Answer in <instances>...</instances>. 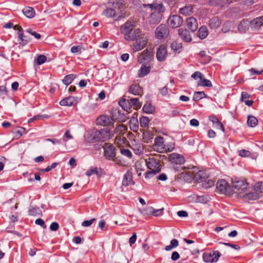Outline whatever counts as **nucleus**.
I'll return each mask as SVG.
<instances>
[{"label": "nucleus", "instance_id": "nucleus-31", "mask_svg": "<svg viewBox=\"0 0 263 263\" xmlns=\"http://www.w3.org/2000/svg\"><path fill=\"white\" fill-rule=\"evenodd\" d=\"M14 29H17L18 30V36L20 40H21L22 43L23 45H25L27 44L28 42V40L27 39H24V33L23 30L21 26L15 25L14 27Z\"/></svg>", "mask_w": 263, "mask_h": 263}, {"label": "nucleus", "instance_id": "nucleus-24", "mask_svg": "<svg viewBox=\"0 0 263 263\" xmlns=\"http://www.w3.org/2000/svg\"><path fill=\"white\" fill-rule=\"evenodd\" d=\"M129 92L134 95L141 96L143 89L138 84H132L129 87Z\"/></svg>", "mask_w": 263, "mask_h": 263}, {"label": "nucleus", "instance_id": "nucleus-6", "mask_svg": "<svg viewBox=\"0 0 263 263\" xmlns=\"http://www.w3.org/2000/svg\"><path fill=\"white\" fill-rule=\"evenodd\" d=\"M232 190L234 189L237 191H245L248 187L249 184L245 180L239 179L235 177L232 179Z\"/></svg>", "mask_w": 263, "mask_h": 263}, {"label": "nucleus", "instance_id": "nucleus-4", "mask_svg": "<svg viewBox=\"0 0 263 263\" xmlns=\"http://www.w3.org/2000/svg\"><path fill=\"white\" fill-rule=\"evenodd\" d=\"M216 188L220 193L224 194H230L232 192L231 186L224 179H220L217 181Z\"/></svg>", "mask_w": 263, "mask_h": 263}, {"label": "nucleus", "instance_id": "nucleus-5", "mask_svg": "<svg viewBox=\"0 0 263 263\" xmlns=\"http://www.w3.org/2000/svg\"><path fill=\"white\" fill-rule=\"evenodd\" d=\"M147 39L143 35L137 40L134 41L132 45V49L134 51L137 52L143 49L147 45Z\"/></svg>", "mask_w": 263, "mask_h": 263}, {"label": "nucleus", "instance_id": "nucleus-41", "mask_svg": "<svg viewBox=\"0 0 263 263\" xmlns=\"http://www.w3.org/2000/svg\"><path fill=\"white\" fill-rule=\"evenodd\" d=\"M129 101L132 107L133 106L134 109H138L142 105L141 103L139 102V99L138 98H131L129 99Z\"/></svg>", "mask_w": 263, "mask_h": 263}, {"label": "nucleus", "instance_id": "nucleus-63", "mask_svg": "<svg viewBox=\"0 0 263 263\" xmlns=\"http://www.w3.org/2000/svg\"><path fill=\"white\" fill-rule=\"evenodd\" d=\"M35 224L37 225L41 226L43 228L45 229L46 228V226L43 220L42 219L39 218L35 220Z\"/></svg>", "mask_w": 263, "mask_h": 263}, {"label": "nucleus", "instance_id": "nucleus-14", "mask_svg": "<svg viewBox=\"0 0 263 263\" xmlns=\"http://www.w3.org/2000/svg\"><path fill=\"white\" fill-rule=\"evenodd\" d=\"M167 54V52L166 45H160L156 53V57L157 60L160 62L163 61L166 59Z\"/></svg>", "mask_w": 263, "mask_h": 263}, {"label": "nucleus", "instance_id": "nucleus-62", "mask_svg": "<svg viewBox=\"0 0 263 263\" xmlns=\"http://www.w3.org/2000/svg\"><path fill=\"white\" fill-rule=\"evenodd\" d=\"M81 47L80 46H74L71 48V52L73 53L81 52Z\"/></svg>", "mask_w": 263, "mask_h": 263}, {"label": "nucleus", "instance_id": "nucleus-2", "mask_svg": "<svg viewBox=\"0 0 263 263\" xmlns=\"http://www.w3.org/2000/svg\"><path fill=\"white\" fill-rule=\"evenodd\" d=\"M104 148V156L108 160H113L116 157V148L114 145L109 143H105L103 146Z\"/></svg>", "mask_w": 263, "mask_h": 263}, {"label": "nucleus", "instance_id": "nucleus-21", "mask_svg": "<svg viewBox=\"0 0 263 263\" xmlns=\"http://www.w3.org/2000/svg\"><path fill=\"white\" fill-rule=\"evenodd\" d=\"M143 35L144 34H142L141 30L139 29H136L131 31V33L128 35L129 37H126L125 40L127 41H134Z\"/></svg>", "mask_w": 263, "mask_h": 263}, {"label": "nucleus", "instance_id": "nucleus-61", "mask_svg": "<svg viewBox=\"0 0 263 263\" xmlns=\"http://www.w3.org/2000/svg\"><path fill=\"white\" fill-rule=\"evenodd\" d=\"M164 210V208L155 210L153 208L152 215L154 216H158L161 215L162 211Z\"/></svg>", "mask_w": 263, "mask_h": 263}, {"label": "nucleus", "instance_id": "nucleus-9", "mask_svg": "<svg viewBox=\"0 0 263 263\" xmlns=\"http://www.w3.org/2000/svg\"><path fill=\"white\" fill-rule=\"evenodd\" d=\"M99 133H98V129H93L92 130H87L85 135L84 138L86 141L89 142H96L100 141L99 137Z\"/></svg>", "mask_w": 263, "mask_h": 263}, {"label": "nucleus", "instance_id": "nucleus-50", "mask_svg": "<svg viewBox=\"0 0 263 263\" xmlns=\"http://www.w3.org/2000/svg\"><path fill=\"white\" fill-rule=\"evenodd\" d=\"M103 13L107 17H114L116 12L114 9L107 8L104 10Z\"/></svg>", "mask_w": 263, "mask_h": 263}, {"label": "nucleus", "instance_id": "nucleus-44", "mask_svg": "<svg viewBox=\"0 0 263 263\" xmlns=\"http://www.w3.org/2000/svg\"><path fill=\"white\" fill-rule=\"evenodd\" d=\"M74 78H75V77H74V74H68L64 78V79L63 80V83L65 85L68 86L72 83V82L73 81Z\"/></svg>", "mask_w": 263, "mask_h": 263}, {"label": "nucleus", "instance_id": "nucleus-45", "mask_svg": "<svg viewBox=\"0 0 263 263\" xmlns=\"http://www.w3.org/2000/svg\"><path fill=\"white\" fill-rule=\"evenodd\" d=\"M247 123L250 126L255 127L258 123V120L253 116H249Z\"/></svg>", "mask_w": 263, "mask_h": 263}, {"label": "nucleus", "instance_id": "nucleus-49", "mask_svg": "<svg viewBox=\"0 0 263 263\" xmlns=\"http://www.w3.org/2000/svg\"><path fill=\"white\" fill-rule=\"evenodd\" d=\"M149 119L147 117L143 116L140 119V124L142 127H147L149 125Z\"/></svg>", "mask_w": 263, "mask_h": 263}, {"label": "nucleus", "instance_id": "nucleus-39", "mask_svg": "<svg viewBox=\"0 0 263 263\" xmlns=\"http://www.w3.org/2000/svg\"><path fill=\"white\" fill-rule=\"evenodd\" d=\"M238 29L241 33H245L248 29V21L245 20L241 21L238 26Z\"/></svg>", "mask_w": 263, "mask_h": 263}, {"label": "nucleus", "instance_id": "nucleus-55", "mask_svg": "<svg viewBox=\"0 0 263 263\" xmlns=\"http://www.w3.org/2000/svg\"><path fill=\"white\" fill-rule=\"evenodd\" d=\"M26 32L33 35L35 39L37 40L41 39V35L35 31H33L31 29H27L26 30Z\"/></svg>", "mask_w": 263, "mask_h": 263}, {"label": "nucleus", "instance_id": "nucleus-51", "mask_svg": "<svg viewBox=\"0 0 263 263\" xmlns=\"http://www.w3.org/2000/svg\"><path fill=\"white\" fill-rule=\"evenodd\" d=\"M47 60V57L44 55H40L35 59L36 64L38 65H42Z\"/></svg>", "mask_w": 263, "mask_h": 263}, {"label": "nucleus", "instance_id": "nucleus-36", "mask_svg": "<svg viewBox=\"0 0 263 263\" xmlns=\"http://www.w3.org/2000/svg\"><path fill=\"white\" fill-rule=\"evenodd\" d=\"M259 197V195L256 192H251L248 194H246L243 195V198L245 200L251 201L255 200Z\"/></svg>", "mask_w": 263, "mask_h": 263}, {"label": "nucleus", "instance_id": "nucleus-10", "mask_svg": "<svg viewBox=\"0 0 263 263\" xmlns=\"http://www.w3.org/2000/svg\"><path fill=\"white\" fill-rule=\"evenodd\" d=\"M154 54L147 49L144 50L139 55L138 61L139 63H147L153 59Z\"/></svg>", "mask_w": 263, "mask_h": 263}, {"label": "nucleus", "instance_id": "nucleus-37", "mask_svg": "<svg viewBox=\"0 0 263 263\" xmlns=\"http://www.w3.org/2000/svg\"><path fill=\"white\" fill-rule=\"evenodd\" d=\"M208 34V29L206 26L201 27L198 31V36L201 39H205Z\"/></svg>", "mask_w": 263, "mask_h": 263}, {"label": "nucleus", "instance_id": "nucleus-43", "mask_svg": "<svg viewBox=\"0 0 263 263\" xmlns=\"http://www.w3.org/2000/svg\"><path fill=\"white\" fill-rule=\"evenodd\" d=\"M206 95L203 91H196L195 92L193 96V100L195 102H197L205 98Z\"/></svg>", "mask_w": 263, "mask_h": 263}, {"label": "nucleus", "instance_id": "nucleus-25", "mask_svg": "<svg viewBox=\"0 0 263 263\" xmlns=\"http://www.w3.org/2000/svg\"><path fill=\"white\" fill-rule=\"evenodd\" d=\"M221 20L218 16H214L212 17L209 22V26L211 29H216L221 25Z\"/></svg>", "mask_w": 263, "mask_h": 263}, {"label": "nucleus", "instance_id": "nucleus-16", "mask_svg": "<svg viewBox=\"0 0 263 263\" xmlns=\"http://www.w3.org/2000/svg\"><path fill=\"white\" fill-rule=\"evenodd\" d=\"M121 32L124 35L125 39L129 37L128 35L133 30V24L132 22L127 21L120 27Z\"/></svg>", "mask_w": 263, "mask_h": 263}, {"label": "nucleus", "instance_id": "nucleus-57", "mask_svg": "<svg viewBox=\"0 0 263 263\" xmlns=\"http://www.w3.org/2000/svg\"><path fill=\"white\" fill-rule=\"evenodd\" d=\"M254 190L256 192H260L263 193V183L262 182H258L254 186Z\"/></svg>", "mask_w": 263, "mask_h": 263}, {"label": "nucleus", "instance_id": "nucleus-7", "mask_svg": "<svg viewBox=\"0 0 263 263\" xmlns=\"http://www.w3.org/2000/svg\"><path fill=\"white\" fill-rule=\"evenodd\" d=\"M170 31L167 26L165 24H160L155 32V36L158 39L166 38L169 34Z\"/></svg>", "mask_w": 263, "mask_h": 263}, {"label": "nucleus", "instance_id": "nucleus-47", "mask_svg": "<svg viewBox=\"0 0 263 263\" xmlns=\"http://www.w3.org/2000/svg\"><path fill=\"white\" fill-rule=\"evenodd\" d=\"M154 109V107L151 103L145 104L143 107V111L147 114L152 113Z\"/></svg>", "mask_w": 263, "mask_h": 263}, {"label": "nucleus", "instance_id": "nucleus-3", "mask_svg": "<svg viewBox=\"0 0 263 263\" xmlns=\"http://www.w3.org/2000/svg\"><path fill=\"white\" fill-rule=\"evenodd\" d=\"M152 147L154 151L157 152H164L166 147L164 138L162 136H157L154 139V143Z\"/></svg>", "mask_w": 263, "mask_h": 263}, {"label": "nucleus", "instance_id": "nucleus-20", "mask_svg": "<svg viewBox=\"0 0 263 263\" xmlns=\"http://www.w3.org/2000/svg\"><path fill=\"white\" fill-rule=\"evenodd\" d=\"M142 7L144 8H149L152 11L160 10L165 8V6L162 3L157 4L153 3L152 4H143Z\"/></svg>", "mask_w": 263, "mask_h": 263}, {"label": "nucleus", "instance_id": "nucleus-48", "mask_svg": "<svg viewBox=\"0 0 263 263\" xmlns=\"http://www.w3.org/2000/svg\"><path fill=\"white\" fill-rule=\"evenodd\" d=\"M112 3L114 8H118L119 9L123 8L125 5L123 0H113Z\"/></svg>", "mask_w": 263, "mask_h": 263}, {"label": "nucleus", "instance_id": "nucleus-56", "mask_svg": "<svg viewBox=\"0 0 263 263\" xmlns=\"http://www.w3.org/2000/svg\"><path fill=\"white\" fill-rule=\"evenodd\" d=\"M121 153L122 155H123L129 158H130L132 156V154L131 152L128 149H125V148L121 149Z\"/></svg>", "mask_w": 263, "mask_h": 263}, {"label": "nucleus", "instance_id": "nucleus-54", "mask_svg": "<svg viewBox=\"0 0 263 263\" xmlns=\"http://www.w3.org/2000/svg\"><path fill=\"white\" fill-rule=\"evenodd\" d=\"M153 211V208L152 206H148L143 210L142 213L144 215H152Z\"/></svg>", "mask_w": 263, "mask_h": 263}, {"label": "nucleus", "instance_id": "nucleus-23", "mask_svg": "<svg viewBox=\"0 0 263 263\" xmlns=\"http://www.w3.org/2000/svg\"><path fill=\"white\" fill-rule=\"evenodd\" d=\"M77 103L76 99L73 97H68L62 99L60 102L61 106H70Z\"/></svg>", "mask_w": 263, "mask_h": 263}, {"label": "nucleus", "instance_id": "nucleus-1", "mask_svg": "<svg viewBox=\"0 0 263 263\" xmlns=\"http://www.w3.org/2000/svg\"><path fill=\"white\" fill-rule=\"evenodd\" d=\"M165 11V8L162 9L161 11H153L147 18V21L151 25H156L159 24L163 15V13Z\"/></svg>", "mask_w": 263, "mask_h": 263}, {"label": "nucleus", "instance_id": "nucleus-19", "mask_svg": "<svg viewBox=\"0 0 263 263\" xmlns=\"http://www.w3.org/2000/svg\"><path fill=\"white\" fill-rule=\"evenodd\" d=\"M180 37L185 42H190L192 41V37L189 31L183 28H180L178 30Z\"/></svg>", "mask_w": 263, "mask_h": 263}, {"label": "nucleus", "instance_id": "nucleus-22", "mask_svg": "<svg viewBox=\"0 0 263 263\" xmlns=\"http://www.w3.org/2000/svg\"><path fill=\"white\" fill-rule=\"evenodd\" d=\"M151 66L146 64H143L138 71V76L140 78L144 77L147 76L151 71Z\"/></svg>", "mask_w": 263, "mask_h": 263}, {"label": "nucleus", "instance_id": "nucleus-18", "mask_svg": "<svg viewBox=\"0 0 263 263\" xmlns=\"http://www.w3.org/2000/svg\"><path fill=\"white\" fill-rule=\"evenodd\" d=\"M187 28L192 32L195 31L198 28V23L196 18L193 17L188 18L186 21Z\"/></svg>", "mask_w": 263, "mask_h": 263}, {"label": "nucleus", "instance_id": "nucleus-53", "mask_svg": "<svg viewBox=\"0 0 263 263\" xmlns=\"http://www.w3.org/2000/svg\"><path fill=\"white\" fill-rule=\"evenodd\" d=\"M238 155L241 157H248L251 155V153L248 150L241 149L238 151Z\"/></svg>", "mask_w": 263, "mask_h": 263}, {"label": "nucleus", "instance_id": "nucleus-26", "mask_svg": "<svg viewBox=\"0 0 263 263\" xmlns=\"http://www.w3.org/2000/svg\"><path fill=\"white\" fill-rule=\"evenodd\" d=\"M130 184H134V182L133 181V176L131 173L127 172L124 175L122 180V185L126 186Z\"/></svg>", "mask_w": 263, "mask_h": 263}, {"label": "nucleus", "instance_id": "nucleus-12", "mask_svg": "<svg viewBox=\"0 0 263 263\" xmlns=\"http://www.w3.org/2000/svg\"><path fill=\"white\" fill-rule=\"evenodd\" d=\"M145 162L147 168L150 170L161 169L159 161L154 158H149L146 159Z\"/></svg>", "mask_w": 263, "mask_h": 263}, {"label": "nucleus", "instance_id": "nucleus-34", "mask_svg": "<svg viewBox=\"0 0 263 263\" xmlns=\"http://www.w3.org/2000/svg\"><path fill=\"white\" fill-rule=\"evenodd\" d=\"M263 24V16L256 17L250 22L251 25L255 28H259Z\"/></svg>", "mask_w": 263, "mask_h": 263}, {"label": "nucleus", "instance_id": "nucleus-27", "mask_svg": "<svg viewBox=\"0 0 263 263\" xmlns=\"http://www.w3.org/2000/svg\"><path fill=\"white\" fill-rule=\"evenodd\" d=\"M202 174H203L202 172H199V173L198 174V175H199L200 177L201 182H202V187H204V189H207L212 186H213L215 184V181L212 179H205L204 180H202V178H201Z\"/></svg>", "mask_w": 263, "mask_h": 263}, {"label": "nucleus", "instance_id": "nucleus-30", "mask_svg": "<svg viewBox=\"0 0 263 263\" xmlns=\"http://www.w3.org/2000/svg\"><path fill=\"white\" fill-rule=\"evenodd\" d=\"M209 120L215 124L216 128L221 129L223 132H224V127L222 123L219 120V119L215 116H211L209 117Z\"/></svg>", "mask_w": 263, "mask_h": 263}, {"label": "nucleus", "instance_id": "nucleus-59", "mask_svg": "<svg viewBox=\"0 0 263 263\" xmlns=\"http://www.w3.org/2000/svg\"><path fill=\"white\" fill-rule=\"evenodd\" d=\"M203 77V74L199 71H195L191 76V77L195 80H197L198 79H200V80Z\"/></svg>", "mask_w": 263, "mask_h": 263}, {"label": "nucleus", "instance_id": "nucleus-35", "mask_svg": "<svg viewBox=\"0 0 263 263\" xmlns=\"http://www.w3.org/2000/svg\"><path fill=\"white\" fill-rule=\"evenodd\" d=\"M24 14L28 18H32L35 15V11L32 7H25L23 10Z\"/></svg>", "mask_w": 263, "mask_h": 263}, {"label": "nucleus", "instance_id": "nucleus-29", "mask_svg": "<svg viewBox=\"0 0 263 263\" xmlns=\"http://www.w3.org/2000/svg\"><path fill=\"white\" fill-rule=\"evenodd\" d=\"M193 8L192 5H186L180 9L179 12L184 15H191L193 13Z\"/></svg>", "mask_w": 263, "mask_h": 263}, {"label": "nucleus", "instance_id": "nucleus-33", "mask_svg": "<svg viewBox=\"0 0 263 263\" xmlns=\"http://www.w3.org/2000/svg\"><path fill=\"white\" fill-rule=\"evenodd\" d=\"M28 213H29V215L33 216H42V211L37 206H30L29 208Z\"/></svg>", "mask_w": 263, "mask_h": 263}, {"label": "nucleus", "instance_id": "nucleus-8", "mask_svg": "<svg viewBox=\"0 0 263 263\" xmlns=\"http://www.w3.org/2000/svg\"><path fill=\"white\" fill-rule=\"evenodd\" d=\"M221 254L218 251H213L210 253L203 254V260L208 263H214L217 261Z\"/></svg>", "mask_w": 263, "mask_h": 263}, {"label": "nucleus", "instance_id": "nucleus-42", "mask_svg": "<svg viewBox=\"0 0 263 263\" xmlns=\"http://www.w3.org/2000/svg\"><path fill=\"white\" fill-rule=\"evenodd\" d=\"M198 85L208 87H211L212 86V84L211 81L208 79L203 78V77H202V78L198 82Z\"/></svg>", "mask_w": 263, "mask_h": 263}, {"label": "nucleus", "instance_id": "nucleus-60", "mask_svg": "<svg viewBox=\"0 0 263 263\" xmlns=\"http://www.w3.org/2000/svg\"><path fill=\"white\" fill-rule=\"evenodd\" d=\"M97 173H98L97 168L95 167V168H91V169L88 170L86 173V175L87 176H90L93 174H97Z\"/></svg>", "mask_w": 263, "mask_h": 263}, {"label": "nucleus", "instance_id": "nucleus-11", "mask_svg": "<svg viewBox=\"0 0 263 263\" xmlns=\"http://www.w3.org/2000/svg\"><path fill=\"white\" fill-rule=\"evenodd\" d=\"M183 23L182 17L178 15L171 16L168 20V24L171 27L176 28L179 27Z\"/></svg>", "mask_w": 263, "mask_h": 263}, {"label": "nucleus", "instance_id": "nucleus-58", "mask_svg": "<svg viewBox=\"0 0 263 263\" xmlns=\"http://www.w3.org/2000/svg\"><path fill=\"white\" fill-rule=\"evenodd\" d=\"M96 220V218H92L89 220H85L82 222V226L83 227H89Z\"/></svg>", "mask_w": 263, "mask_h": 263}, {"label": "nucleus", "instance_id": "nucleus-40", "mask_svg": "<svg viewBox=\"0 0 263 263\" xmlns=\"http://www.w3.org/2000/svg\"><path fill=\"white\" fill-rule=\"evenodd\" d=\"M153 138V135L149 131H144L142 134V140L144 142L148 143Z\"/></svg>", "mask_w": 263, "mask_h": 263}, {"label": "nucleus", "instance_id": "nucleus-13", "mask_svg": "<svg viewBox=\"0 0 263 263\" xmlns=\"http://www.w3.org/2000/svg\"><path fill=\"white\" fill-rule=\"evenodd\" d=\"M112 119L106 115H101L96 119L97 125L109 126L112 124Z\"/></svg>", "mask_w": 263, "mask_h": 263}, {"label": "nucleus", "instance_id": "nucleus-52", "mask_svg": "<svg viewBox=\"0 0 263 263\" xmlns=\"http://www.w3.org/2000/svg\"><path fill=\"white\" fill-rule=\"evenodd\" d=\"M160 171L161 169H158L156 171L150 170L149 171H147L145 174V177L146 178H151Z\"/></svg>", "mask_w": 263, "mask_h": 263}, {"label": "nucleus", "instance_id": "nucleus-64", "mask_svg": "<svg viewBox=\"0 0 263 263\" xmlns=\"http://www.w3.org/2000/svg\"><path fill=\"white\" fill-rule=\"evenodd\" d=\"M59 228V225L58 222H53L51 223L50 226V229L52 231H55L58 230Z\"/></svg>", "mask_w": 263, "mask_h": 263}, {"label": "nucleus", "instance_id": "nucleus-17", "mask_svg": "<svg viewBox=\"0 0 263 263\" xmlns=\"http://www.w3.org/2000/svg\"><path fill=\"white\" fill-rule=\"evenodd\" d=\"M170 161L176 164H182L185 162L184 157L177 153H172L169 156Z\"/></svg>", "mask_w": 263, "mask_h": 263}, {"label": "nucleus", "instance_id": "nucleus-15", "mask_svg": "<svg viewBox=\"0 0 263 263\" xmlns=\"http://www.w3.org/2000/svg\"><path fill=\"white\" fill-rule=\"evenodd\" d=\"M98 133H99L98 136L100 141H107L110 139L112 136V134H111L110 129L107 127L104 128L101 130H98Z\"/></svg>", "mask_w": 263, "mask_h": 263}, {"label": "nucleus", "instance_id": "nucleus-28", "mask_svg": "<svg viewBox=\"0 0 263 263\" xmlns=\"http://www.w3.org/2000/svg\"><path fill=\"white\" fill-rule=\"evenodd\" d=\"M129 102V100L122 99L119 101V104L124 110L127 112H130L132 111V105H130Z\"/></svg>", "mask_w": 263, "mask_h": 263}, {"label": "nucleus", "instance_id": "nucleus-46", "mask_svg": "<svg viewBox=\"0 0 263 263\" xmlns=\"http://www.w3.org/2000/svg\"><path fill=\"white\" fill-rule=\"evenodd\" d=\"M171 48L175 52H180L182 48L181 44L178 43L176 41L173 42L171 45Z\"/></svg>", "mask_w": 263, "mask_h": 263}, {"label": "nucleus", "instance_id": "nucleus-32", "mask_svg": "<svg viewBox=\"0 0 263 263\" xmlns=\"http://www.w3.org/2000/svg\"><path fill=\"white\" fill-rule=\"evenodd\" d=\"M250 97V95H249L247 92H242L241 96V101L242 102H244L246 105L248 106H251L253 103V101L248 100Z\"/></svg>", "mask_w": 263, "mask_h": 263}, {"label": "nucleus", "instance_id": "nucleus-38", "mask_svg": "<svg viewBox=\"0 0 263 263\" xmlns=\"http://www.w3.org/2000/svg\"><path fill=\"white\" fill-rule=\"evenodd\" d=\"M131 148L133 149L136 154H140L142 153L144 149L143 145L139 143L135 144L132 143V146Z\"/></svg>", "mask_w": 263, "mask_h": 263}]
</instances>
